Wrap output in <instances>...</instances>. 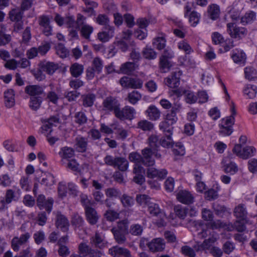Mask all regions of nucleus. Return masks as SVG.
I'll return each instance as SVG.
<instances>
[{"mask_svg":"<svg viewBox=\"0 0 257 257\" xmlns=\"http://www.w3.org/2000/svg\"><path fill=\"white\" fill-rule=\"evenodd\" d=\"M56 53L60 57L64 58L68 55L69 52L63 44L60 43L56 47Z\"/></svg>","mask_w":257,"mask_h":257,"instance_id":"56","label":"nucleus"},{"mask_svg":"<svg viewBox=\"0 0 257 257\" xmlns=\"http://www.w3.org/2000/svg\"><path fill=\"white\" fill-rule=\"evenodd\" d=\"M256 149L253 146H246L242 149V158L247 159L255 155Z\"/></svg>","mask_w":257,"mask_h":257,"instance_id":"41","label":"nucleus"},{"mask_svg":"<svg viewBox=\"0 0 257 257\" xmlns=\"http://www.w3.org/2000/svg\"><path fill=\"white\" fill-rule=\"evenodd\" d=\"M233 212L234 216L241 220H244L247 217V212L246 206L244 204H239L236 206Z\"/></svg>","mask_w":257,"mask_h":257,"instance_id":"26","label":"nucleus"},{"mask_svg":"<svg viewBox=\"0 0 257 257\" xmlns=\"http://www.w3.org/2000/svg\"><path fill=\"white\" fill-rule=\"evenodd\" d=\"M143 81L138 77H130V87L137 89L142 87Z\"/></svg>","mask_w":257,"mask_h":257,"instance_id":"60","label":"nucleus"},{"mask_svg":"<svg viewBox=\"0 0 257 257\" xmlns=\"http://www.w3.org/2000/svg\"><path fill=\"white\" fill-rule=\"evenodd\" d=\"M107 220L111 222L114 221L119 217V213L114 210L108 209L104 214Z\"/></svg>","mask_w":257,"mask_h":257,"instance_id":"42","label":"nucleus"},{"mask_svg":"<svg viewBox=\"0 0 257 257\" xmlns=\"http://www.w3.org/2000/svg\"><path fill=\"white\" fill-rule=\"evenodd\" d=\"M130 57L133 60V62H130V76L131 72L135 70L138 68V64L139 61L141 59V55L140 52L139 48L137 47L134 42L130 43Z\"/></svg>","mask_w":257,"mask_h":257,"instance_id":"6","label":"nucleus"},{"mask_svg":"<svg viewBox=\"0 0 257 257\" xmlns=\"http://www.w3.org/2000/svg\"><path fill=\"white\" fill-rule=\"evenodd\" d=\"M64 24L68 29L77 27V23L73 16L68 15L65 17Z\"/></svg>","mask_w":257,"mask_h":257,"instance_id":"57","label":"nucleus"},{"mask_svg":"<svg viewBox=\"0 0 257 257\" xmlns=\"http://www.w3.org/2000/svg\"><path fill=\"white\" fill-rule=\"evenodd\" d=\"M200 18V14L195 11H192L190 14L189 22L191 25L195 27L199 23Z\"/></svg>","mask_w":257,"mask_h":257,"instance_id":"58","label":"nucleus"},{"mask_svg":"<svg viewBox=\"0 0 257 257\" xmlns=\"http://www.w3.org/2000/svg\"><path fill=\"white\" fill-rule=\"evenodd\" d=\"M181 108V105L180 103H175L170 111L167 114L165 121L171 124L175 123L178 120L177 113L180 111Z\"/></svg>","mask_w":257,"mask_h":257,"instance_id":"15","label":"nucleus"},{"mask_svg":"<svg viewBox=\"0 0 257 257\" xmlns=\"http://www.w3.org/2000/svg\"><path fill=\"white\" fill-rule=\"evenodd\" d=\"M245 77L249 80H252L257 77V72L252 67H246L244 69Z\"/></svg>","mask_w":257,"mask_h":257,"instance_id":"50","label":"nucleus"},{"mask_svg":"<svg viewBox=\"0 0 257 257\" xmlns=\"http://www.w3.org/2000/svg\"><path fill=\"white\" fill-rule=\"evenodd\" d=\"M39 24L43 28V32L46 36L52 35V28L50 26V20L48 16L42 15L39 17Z\"/></svg>","mask_w":257,"mask_h":257,"instance_id":"13","label":"nucleus"},{"mask_svg":"<svg viewBox=\"0 0 257 257\" xmlns=\"http://www.w3.org/2000/svg\"><path fill=\"white\" fill-rule=\"evenodd\" d=\"M138 127L144 131H150L153 129L154 124L147 120H142L138 123Z\"/></svg>","mask_w":257,"mask_h":257,"instance_id":"46","label":"nucleus"},{"mask_svg":"<svg viewBox=\"0 0 257 257\" xmlns=\"http://www.w3.org/2000/svg\"><path fill=\"white\" fill-rule=\"evenodd\" d=\"M153 153V151L151 149L146 148L142 150L143 158L138 154L131 153L130 154V160L131 161H134L138 163L141 161L145 165L152 166L155 164V160L152 157Z\"/></svg>","mask_w":257,"mask_h":257,"instance_id":"2","label":"nucleus"},{"mask_svg":"<svg viewBox=\"0 0 257 257\" xmlns=\"http://www.w3.org/2000/svg\"><path fill=\"white\" fill-rule=\"evenodd\" d=\"M142 54L143 57L148 60L155 59L157 57V53L153 49L148 47L143 49Z\"/></svg>","mask_w":257,"mask_h":257,"instance_id":"40","label":"nucleus"},{"mask_svg":"<svg viewBox=\"0 0 257 257\" xmlns=\"http://www.w3.org/2000/svg\"><path fill=\"white\" fill-rule=\"evenodd\" d=\"M104 109L106 110L113 111L119 108L120 104L118 100L113 97H106L103 102Z\"/></svg>","mask_w":257,"mask_h":257,"instance_id":"16","label":"nucleus"},{"mask_svg":"<svg viewBox=\"0 0 257 257\" xmlns=\"http://www.w3.org/2000/svg\"><path fill=\"white\" fill-rule=\"evenodd\" d=\"M178 200L185 204H190L194 202V196L189 191L187 190H181L177 195Z\"/></svg>","mask_w":257,"mask_h":257,"instance_id":"17","label":"nucleus"},{"mask_svg":"<svg viewBox=\"0 0 257 257\" xmlns=\"http://www.w3.org/2000/svg\"><path fill=\"white\" fill-rule=\"evenodd\" d=\"M166 137H162L160 139V145L164 147H170L172 146L173 141L172 140L171 135H168L165 134Z\"/></svg>","mask_w":257,"mask_h":257,"instance_id":"59","label":"nucleus"},{"mask_svg":"<svg viewBox=\"0 0 257 257\" xmlns=\"http://www.w3.org/2000/svg\"><path fill=\"white\" fill-rule=\"evenodd\" d=\"M62 165L73 171H77L79 169V164L75 159L67 160L65 161V163L62 164Z\"/></svg>","mask_w":257,"mask_h":257,"instance_id":"51","label":"nucleus"},{"mask_svg":"<svg viewBox=\"0 0 257 257\" xmlns=\"http://www.w3.org/2000/svg\"><path fill=\"white\" fill-rule=\"evenodd\" d=\"M56 226L63 232H67L69 230V221L68 219L60 212H58L56 215Z\"/></svg>","mask_w":257,"mask_h":257,"instance_id":"14","label":"nucleus"},{"mask_svg":"<svg viewBox=\"0 0 257 257\" xmlns=\"http://www.w3.org/2000/svg\"><path fill=\"white\" fill-rule=\"evenodd\" d=\"M84 66L82 64L75 63L70 67V72L71 75L75 78L79 77L83 72Z\"/></svg>","mask_w":257,"mask_h":257,"instance_id":"32","label":"nucleus"},{"mask_svg":"<svg viewBox=\"0 0 257 257\" xmlns=\"http://www.w3.org/2000/svg\"><path fill=\"white\" fill-rule=\"evenodd\" d=\"M82 105L85 107H91L95 99V95L92 93L84 94L81 96Z\"/></svg>","mask_w":257,"mask_h":257,"instance_id":"36","label":"nucleus"},{"mask_svg":"<svg viewBox=\"0 0 257 257\" xmlns=\"http://www.w3.org/2000/svg\"><path fill=\"white\" fill-rule=\"evenodd\" d=\"M244 94L248 98L252 99L255 97L257 88L255 86L248 85L243 90Z\"/></svg>","mask_w":257,"mask_h":257,"instance_id":"43","label":"nucleus"},{"mask_svg":"<svg viewBox=\"0 0 257 257\" xmlns=\"http://www.w3.org/2000/svg\"><path fill=\"white\" fill-rule=\"evenodd\" d=\"M42 101V96L30 97L29 107L33 110L36 111L41 107Z\"/></svg>","mask_w":257,"mask_h":257,"instance_id":"35","label":"nucleus"},{"mask_svg":"<svg viewBox=\"0 0 257 257\" xmlns=\"http://www.w3.org/2000/svg\"><path fill=\"white\" fill-rule=\"evenodd\" d=\"M30 237V234L29 232H26L22 234L20 237H14L12 240V247L15 251H19L21 247H23L29 239Z\"/></svg>","mask_w":257,"mask_h":257,"instance_id":"8","label":"nucleus"},{"mask_svg":"<svg viewBox=\"0 0 257 257\" xmlns=\"http://www.w3.org/2000/svg\"><path fill=\"white\" fill-rule=\"evenodd\" d=\"M234 123V117L229 116L222 118L219 124V134L223 136H230L233 132L232 125Z\"/></svg>","mask_w":257,"mask_h":257,"instance_id":"7","label":"nucleus"},{"mask_svg":"<svg viewBox=\"0 0 257 257\" xmlns=\"http://www.w3.org/2000/svg\"><path fill=\"white\" fill-rule=\"evenodd\" d=\"M115 115L120 119H127L128 117V109L127 107H125L122 110H120L119 108H117L114 111Z\"/></svg>","mask_w":257,"mask_h":257,"instance_id":"54","label":"nucleus"},{"mask_svg":"<svg viewBox=\"0 0 257 257\" xmlns=\"http://www.w3.org/2000/svg\"><path fill=\"white\" fill-rule=\"evenodd\" d=\"M61 158V164L65 163V161L69 160L74 156V150L68 147H64L60 149L58 153Z\"/></svg>","mask_w":257,"mask_h":257,"instance_id":"18","label":"nucleus"},{"mask_svg":"<svg viewBox=\"0 0 257 257\" xmlns=\"http://www.w3.org/2000/svg\"><path fill=\"white\" fill-rule=\"evenodd\" d=\"M23 12L17 9H14L9 13V17L14 23L23 21Z\"/></svg>","mask_w":257,"mask_h":257,"instance_id":"31","label":"nucleus"},{"mask_svg":"<svg viewBox=\"0 0 257 257\" xmlns=\"http://www.w3.org/2000/svg\"><path fill=\"white\" fill-rule=\"evenodd\" d=\"M180 252L185 256L188 257H195L196 252L191 247L188 245H183L181 247Z\"/></svg>","mask_w":257,"mask_h":257,"instance_id":"48","label":"nucleus"},{"mask_svg":"<svg viewBox=\"0 0 257 257\" xmlns=\"http://www.w3.org/2000/svg\"><path fill=\"white\" fill-rule=\"evenodd\" d=\"M256 20V13L253 11H248L240 18V23L243 25L250 24Z\"/></svg>","mask_w":257,"mask_h":257,"instance_id":"34","label":"nucleus"},{"mask_svg":"<svg viewBox=\"0 0 257 257\" xmlns=\"http://www.w3.org/2000/svg\"><path fill=\"white\" fill-rule=\"evenodd\" d=\"M240 11L237 9L235 8H231L230 10L228 12V15L229 17L233 21H238V20H240Z\"/></svg>","mask_w":257,"mask_h":257,"instance_id":"62","label":"nucleus"},{"mask_svg":"<svg viewBox=\"0 0 257 257\" xmlns=\"http://www.w3.org/2000/svg\"><path fill=\"white\" fill-rule=\"evenodd\" d=\"M54 200L52 198L46 199L44 195H39L37 199V204L40 209H45L49 213L51 211Z\"/></svg>","mask_w":257,"mask_h":257,"instance_id":"9","label":"nucleus"},{"mask_svg":"<svg viewBox=\"0 0 257 257\" xmlns=\"http://www.w3.org/2000/svg\"><path fill=\"white\" fill-rule=\"evenodd\" d=\"M75 122L79 124H83L87 122V118L85 114L82 111L76 113L75 115Z\"/></svg>","mask_w":257,"mask_h":257,"instance_id":"61","label":"nucleus"},{"mask_svg":"<svg viewBox=\"0 0 257 257\" xmlns=\"http://www.w3.org/2000/svg\"><path fill=\"white\" fill-rule=\"evenodd\" d=\"M4 198V202L6 205L12 203V201H17L20 198L19 191L17 193L12 189H8L6 191Z\"/></svg>","mask_w":257,"mask_h":257,"instance_id":"24","label":"nucleus"},{"mask_svg":"<svg viewBox=\"0 0 257 257\" xmlns=\"http://www.w3.org/2000/svg\"><path fill=\"white\" fill-rule=\"evenodd\" d=\"M6 26L2 24H0V46H5L11 41V36L6 34Z\"/></svg>","mask_w":257,"mask_h":257,"instance_id":"28","label":"nucleus"},{"mask_svg":"<svg viewBox=\"0 0 257 257\" xmlns=\"http://www.w3.org/2000/svg\"><path fill=\"white\" fill-rule=\"evenodd\" d=\"M25 92L30 97L44 96V87L39 85H30L25 87Z\"/></svg>","mask_w":257,"mask_h":257,"instance_id":"10","label":"nucleus"},{"mask_svg":"<svg viewBox=\"0 0 257 257\" xmlns=\"http://www.w3.org/2000/svg\"><path fill=\"white\" fill-rule=\"evenodd\" d=\"M128 31L123 32L120 39L116 41V45L122 51L125 52L128 49Z\"/></svg>","mask_w":257,"mask_h":257,"instance_id":"22","label":"nucleus"},{"mask_svg":"<svg viewBox=\"0 0 257 257\" xmlns=\"http://www.w3.org/2000/svg\"><path fill=\"white\" fill-rule=\"evenodd\" d=\"M103 67V63L100 58L95 57L93 59L91 67L95 70L97 73L99 74L101 72Z\"/></svg>","mask_w":257,"mask_h":257,"instance_id":"45","label":"nucleus"},{"mask_svg":"<svg viewBox=\"0 0 257 257\" xmlns=\"http://www.w3.org/2000/svg\"><path fill=\"white\" fill-rule=\"evenodd\" d=\"M173 124H171V123L164 121L160 123L159 127L165 134L172 136L173 131Z\"/></svg>","mask_w":257,"mask_h":257,"instance_id":"47","label":"nucleus"},{"mask_svg":"<svg viewBox=\"0 0 257 257\" xmlns=\"http://www.w3.org/2000/svg\"><path fill=\"white\" fill-rule=\"evenodd\" d=\"M232 58L234 63L239 65H244L246 61V55L242 51L237 50L232 55Z\"/></svg>","mask_w":257,"mask_h":257,"instance_id":"33","label":"nucleus"},{"mask_svg":"<svg viewBox=\"0 0 257 257\" xmlns=\"http://www.w3.org/2000/svg\"><path fill=\"white\" fill-rule=\"evenodd\" d=\"M147 245L150 250L153 252L162 251L165 248V241L161 238L153 239L147 243Z\"/></svg>","mask_w":257,"mask_h":257,"instance_id":"12","label":"nucleus"},{"mask_svg":"<svg viewBox=\"0 0 257 257\" xmlns=\"http://www.w3.org/2000/svg\"><path fill=\"white\" fill-rule=\"evenodd\" d=\"M185 100L187 103L192 104L196 102L197 97L193 92L187 90L185 94Z\"/></svg>","mask_w":257,"mask_h":257,"instance_id":"53","label":"nucleus"},{"mask_svg":"<svg viewBox=\"0 0 257 257\" xmlns=\"http://www.w3.org/2000/svg\"><path fill=\"white\" fill-rule=\"evenodd\" d=\"M235 248V245L233 242L230 241H226L222 245L223 252L227 254H230Z\"/></svg>","mask_w":257,"mask_h":257,"instance_id":"63","label":"nucleus"},{"mask_svg":"<svg viewBox=\"0 0 257 257\" xmlns=\"http://www.w3.org/2000/svg\"><path fill=\"white\" fill-rule=\"evenodd\" d=\"M172 65L170 60L160 58L159 68L161 72L166 73L169 71Z\"/></svg>","mask_w":257,"mask_h":257,"instance_id":"38","label":"nucleus"},{"mask_svg":"<svg viewBox=\"0 0 257 257\" xmlns=\"http://www.w3.org/2000/svg\"><path fill=\"white\" fill-rule=\"evenodd\" d=\"M91 248L86 243L81 242L78 246V253L83 257H86Z\"/></svg>","mask_w":257,"mask_h":257,"instance_id":"52","label":"nucleus"},{"mask_svg":"<svg viewBox=\"0 0 257 257\" xmlns=\"http://www.w3.org/2000/svg\"><path fill=\"white\" fill-rule=\"evenodd\" d=\"M85 213L87 220L91 225H94L97 222L99 217L95 209L92 207L86 208Z\"/></svg>","mask_w":257,"mask_h":257,"instance_id":"20","label":"nucleus"},{"mask_svg":"<svg viewBox=\"0 0 257 257\" xmlns=\"http://www.w3.org/2000/svg\"><path fill=\"white\" fill-rule=\"evenodd\" d=\"M137 200L141 204H146L148 206V211L151 215L157 216L162 214L159 205L155 203L150 202V198L147 195H142L137 196Z\"/></svg>","mask_w":257,"mask_h":257,"instance_id":"5","label":"nucleus"},{"mask_svg":"<svg viewBox=\"0 0 257 257\" xmlns=\"http://www.w3.org/2000/svg\"><path fill=\"white\" fill-rule=\"evenodd\" d=\"M182 72L180 70H177L173 72L171 75L165 78L166 84L170 87L177 88L180 84V77Z\"/></svg>","mask_w":257,"mask_h":257,"instance_id":"11","label":"nucleus"},{"mask_svg":"<svg viewBox=\"0 0 257 257\" xmlns=\"http://www.w3.org/2000/svg\"><path fill=\"white\" fill-rule=\"evenodd\" d=\"M93 31L92 26L85 24L82 26L80 29V34L82 37L86 40H89L90 35Z\"/></svg>","mask_w":257,"mask_h":257,"instance_id":"39","label":"nucleus"},{"mask_svg":"<svg viewBox=\"0 0 257 257\" xmlns=\"http://www.w3.org/2000/svg\"><path fill=\"white\" fill-rule=\"evenodd\" d=\"M202 218L205 221H212L214 215L212 211L206 208H203L201 211Z\"/></svg>","mask_w":257,"mask_h":257,"instance_id":"64","label":"nucleus"},{"mask_svg":"<svg viewBox=\"0 0 257 257\" xmlns=\"http://www.w3.org/2000/svg\"><path fill=\"white\" fill-rule=\"evenodd\" d=\"M76 149L79 152H84L87 148V141L84 138H79L76 139Z\"/></svg>","mask_w":257,"mask_h":257,"instance_id":"44","label":"nucleus"},{"mask_svg":"<svg viewBox=\"0 0 257 257\" xmlns=\"http://www.w3.org/2000/svg\"><path fill=\"white\" fill-rule=\"evenodd\" d=\"M227 32L231 38L239 40L246 36L247 30L244 27L238 26L235 23H228L227 24Z\"/></svg>","mask_w":257,"mask_h":257,"instance_id":"4","label":"nucleus"},{"mask_svg":"<svg viewBox=\"0 0 257 257\" xmlns=\"http://www.w3.org/2000/svg\"><path fill=\"white\" fill-rule=\"evenodd\" d=\"M107 32L103 31L99 32L97 34V38L98 40L102 42H107L113 36L114 27L110 26H107Z\"/></svg>","mask_w":257,"mask_h":257,"instance_id":"23","label":"nucleus"},{"mask_svg":"<svg viewBox=\"0 0 257 257\" xmlns=\"http://www.w3.org/2000/svg\"><path fill=\"white\" fill-rule=\"evenodd\" d=\"M96 22L100 25L105 26L107 28L109 20L107 16L104 14H99L96 18Z\"/></svg>","mask_w":257,"mask_h":257,"instance_id":"55","label":"nucleus"},{"mask_svg":"<svg viewBox=\"0 0 257 257\" xmlns=\"http://www.w3.org/2000/svg\"><path fill=\"white\" fill-rule=\"evenodd\" d=\"M42 71L47 72L48 74H53L58 68V65L50 62H43L40 64Z\"/></svg>","mask_w":257,"mask_h":257,"instance_id":"30","label":"nucleus"},{"mask_svg":"<svg viewBox=\"0 0 257 257\" xmlns=\"http://www.w3.org/2000/svg\"><path fill=\"white\" fill-rule=\"evenodd\" d=\"M84 220L83 218L78 213H74L72 217L71 223L73 225L76 227H80L84 224Z\"/></svg>","mask_w":257,"mask_h":257,"instance_id":"49","label":"nucleus"},{"mask_svg":"<svg viewBox=\"0 0 257 257\" xmlns=\"http://www.w3.org/2000/svg\"><path fill=\"white\" fill-rule=\"evenodd\" d=\"M222 163L223 164L224 170L225 172L233 175L237 172L238 168L236 164L230 161L228 158H225Z\"/></svg>","mask_w":257,"mask_h":257,"instance_id":"21","label":"nucleus"},{"mask_svg":"<svg viewBox=\"0 0 257 257\" xmlns=\"http://www.w3.org/2000/svg\"><path fill=\"white\" fill-rule=\"evenodd\" d=\"M128 222L124 219L117 222V228L111 229L114 238L118 243H122L126 240L125 235L128 233Z\"/></svg>","mask_w":257,"mask_h":257,"instance_id":"1","label":"nucleus"},{"mask_svg":"<svg viewBox=\"0 0 257 257\" xmlns=\"http://www.w3.org/2000/svg\"><path fill=\"white\" fill-rule=\"evenodd\" d=\"M166 35L161 33L160 36L156 37L153 40V46L158 50H161L166 46Z\"/></svg>","mask_w":257,"mask_h":257,"instance_id":"29","label":"nucleus"},{"mask_svg":"<svg viewBox=\"0 0 257 257\" xmlns=\"http://www.w3.org/2000/svg\"><path fill=\"white\" fill-rule=\"evenodd\" d=\"M108 251L109 253L113 257H119V256L128 257V251L127 249L117 246L111 247L109 249Z\"/></svg>","mask_w":257,"mask_h":257,"instance_id":"27","label":"nucleus"},{"mask_svg":"<svg viewBox=\"0 0 257 257\" xmlns=\"http://www.w3.org/2000/svg\"><path fill=\"white\" fill-rule=\"evenodd\" d=\"M4 104L8 108H12L15 105V92L13 89H10L5 92Z\"/></svg>","mask_w":257,"mask_h":257,"instance_id":"19","label":"nucleus"},{"mask_svg":"<svg viewBox=\"0 0 257 257\" xmlns=\"http://www.w3.org/2000/svg\"><path fill=\"white\" fill-rule=\"evenodd\" d=\"M208 13L209 18L212 20H215L218 18L220 14V10L217 5H210L208 9Z\"/></svg>","mask_w":257,"mask_h":257,"instance_id":"37","label":"nucleus"},{"mask_svg":"<svg viewBox=\"0 0 257 257\" xmlns=\"http://www.w3.org/2000/svg\"><path fill=\"white\" fill-rule=\"evenodd\" d=\"M104 162L106 165L114 168L117 167L121 171H124L127 168V161L123 157H114L108 155L104 158Z\"/></svg>","mask_w":257,"mask_h":257,"instance_id":"3","label":"nucleus"},{"mask_svg":"<svg viewBox=\"0 0 257 257\" xmlns=\"http://www.w3.org/2000/svg\"><path fill=\"white\" fill-rule=\"evenodd\" d=\"M146 112L149 119L151 120H157L161 116L160 110L154 105L149 106Z\"/></svg>","mask_w":257,"mask_h":257,"instance_id":"25","label":"nucleus"}]
</instances>
